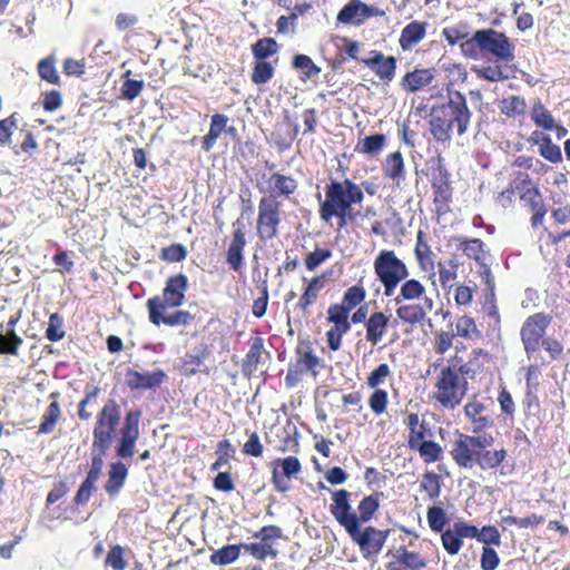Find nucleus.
I'll use <instances>...</instances> for the list:
<instances>
[{"label":"nucleus","instance_id":"1","mask_svg":"<svg viewBox=\"0 0 570 570\" xmlns=\"http://www.w3.org/2000/svg\"><path fill=\"white\" fill-rule=\"evenodd\" d=\"M316 198L320 219L327 225H332L333 219H336L337 229L341 230L356 219L358 213L353 208L363 203L364 193L361 186L350 178L330 179L324 187V198L321 194H317Z\"/></svg>","mask_w":570,"mask_h":570},{"label":"nucleus","instance_id":"2","mask_svg":"<svg viewBox=\"0 0 570 570\" xmlns=\"http://www.w3.org/2000/svg\"><path fill=\"white\" fill-rule=\"evenodd\" d=\"M430 117L429 130L433 139L445 144L451 140L453 131L460 137L469 131L473 112L464 94L448 88L445 100L431 108Z\"/></svg>","mask_w":570,"mask_h":570},{"label":"nucleus","instance_id":"3","mask_svg":"<svg viewBox=\"0 0 570 570\" xmlns=\"http://www.w3.org/2000/svg\"><path fill=\"white\" fill-rule=\"evenodd\" d=\"M399 286V293L394 297V303L397 306L396 317L403 324L411 326L422 324L426 320L428 313L434 307V301L426 296L424 284L407 276Z\"/></svg>","mask_w":570,"mask_h":570},{"label":"nucleus","instance_id":"4","mask_svg":"<svg viewBox=\"0 0 570 570\" xmlns=\"http://www.w3.org/2000/svg\"><path fill=\"white\" fill-rule=\"evenodd\" d=\"M552 323V315L537 312L529 315L520 328V340L528 358L533 357L541 348L550 356L551 361L560 360L563 354L562 343L554 337H547V331Z\"/></svg>","mask_w":570,"mask_h":570},{"label":"nucleus","instance_id":"5","mask_svg":"<svg viewBox=\"0 0 570 570\" xmlns=\"http://www.w3.org/2000/svg\"><path fill=\"white\" fill-rule=\"evenodd\" d=\"M493 442L491 435H468L456 432L450 454L455 463H502L505 451L489 450Z\"/></svg>","mask_w":570,"mask_h":570},{"label":"nucleus","instance_id":"6","mask_svg":"<svg viewBox=\"0 0 570 570\" xmlns=\"http://www.w3.org/2000/svg\"><path fill=\"white\" fill-rule=\"evenodd\" d=\"M380 495L374 493L364 497L357 505L356 513L350 502L351 493L345 490H336L332 492L333 503L330 505V512L341 527L346 524L353 525L356 519V525L368 522L380 508Z\"/></svg>","mask_w":570,"mask_h":570},{"label":"nucleus","instance_id":"7","mask_svg":"<svg viewBox=\"0 0 570 570\" xmlns=\"http://www.w3.org/2000/svg\"><path fill=\"white\" fill-rule=\"evenodd\" d=\"M121 420V409L115 399H108L96 416L92 430V451L105 454Z\"/></svg>","mask_w":570,"mask_h":570},{"label":"nucleus","instance_id":"8","mask_svg":"<svg viewBox=\"0 0 570 570\" xmlns=\"http://www.w3.org/2000/svg\"><path fill=\"white\" fill-rule=\"evenodd\" d=\"M373 267L386 297L393 296L400 283L410 275L406 264L391 249H382L375 257Z\"/></svg>","mask_w":570,"mask_h":570},{"label":"nucleus","instance_id":"9","mask_svg":"<svg viewBox=\"0 0 570 570\" xmlns=\"http://www.w3.org/2000/svg\"><path fill=\"white\" fill-rule=\"evenodd\" d=\"M515 188L521 206L531 213V227L541 226L548 213V207L539 187L532 181L528 173L515 171Z\"/></svg>","mask_w":570,"mask_h":570},{"label":"nucleus","instance_id":"10","mask_svg":"<svg viewBox=\"0 0 570 570\" xmlns=\"http://www.w3.org/2000/svg\"><path fill=\"white\" fill-rule=\"evenodd\" d=\"M469 391V380L462 375L451 374L440 370L435 383L432 399L441 407L454 410L461 404Z\"/></svg>","mask_w":570,"mask_h":570},{"label":"nucleus","instance_id":"11","mask_svg":"<svg viewBox=\"0 0 570 570\" xmlns=\"http://www.w3.org/2000/svg\"><path fill=\"white\" fill-rule=\"evenodd\" d=\"M466 351V346L463 343L454 346V353L446 360V364L441 367L442 371L451 374L462 375L468 380H475L479 375L484 372V363L482 358L490 360L491 354L481 347L472 348L468 360L464 358L463 352Z\"/></svg>","mask_w":570,"mask_h":570},{"label":"nucleus","instance_id":"12","mask_svg":"<svg viewBox=\"0 0 570 570\" xmlns=\"http://www.w3.org/2000/svg\"><path fill=\"white\" fill-rule=\"evenodd\" d=\"M476 45L479 49L497 58V60L509 63L514 60L515 47L510 38L494 29H482L474 32L471 40L465 41L462 47Z\"/></svg>","mask_w":570,"mask_h":570},{"label":"nucleus","instance_id":"13","mask_svg":"<svg viewBox=\"0 0 570 570\" xmlns=\"http://www.w3.org/2000/svg\"><path fill=\"white\" fill-rule=\"evenodd\" d=\"M282 203L274 198H259L256 235L263 243L276 238L282 225Z\"/></svg>","mask_w":570,"mask_h":570},{"label":"nucleus","instance_id":"14","mask_svg":"<svg viewBox=\"0 0 570 570\" xmlns=\"http://www.w3.org/2000/svg\"><path fill=\"white\" fill-rule=\"evenodd\" d=\"M343 528L351 540L358 546L365 559L380 553L390 534V530H379L371 525L361 528V525H356V521L353 525L346 524Z\"/></svg>","mask_w":570,"mask_h":570},{"label":"nucleus","instance_id":"15","mask_svg":"<svg viewBox=\"0 0 570 570\" xmlns=\"http://www.w3.org/2000/svg\"><path fill=\"white\" fill-rule=\"evenodd\" d=\"M351 311L341 303L330 305L326 321L333 326L326 332V343L331 351H338L342 346L343 336L350 332Z\"/></svg>","mask_w":570,"mask_h":570},{"label":"nucleus","instance_id":"16","mask_svg":"<svg viewBox=\"0 0 570 570\" xmlns=\"http://www.w3.org/2000/svg\"><path fill=\"white\" fill-rule=\"evenodd\" d=\"M296 358L294 362L289 363L287 373L285 376V386L287 389H293L298 385L302 381L303 375L306 373H311V375L315 379L318 375V367L321 366L322 360L313 353V351L307 347L306 351L302 352L301 350L296 351Z\"/></svg>","mask_w":570,"mask_h":570},{"label":"nucleus","instance_id":"17","mask_svg":"<svg viewBox=\"0 0 570 570\" xmlns=\"http://www.w3.org/2000/svg\"><path fill=\"white\" fill-rule=\"evenodd\" d=\"M263 183L257 184V189L263 196L261 198L288 199L298 188L297 180L291 175H284L278 171L272 173L268 177H263Z\"/></svg>","mask_w":570,"mask_h":570},{"label":"nucleus","instance_id":"18","mask_svg":"<svg viewBox=\"0 0 570 570\" xmlns=\"http://www.w3.org/2000/svg\"><path fill=\"white\" fill-rule=\"evenodd\" d=\"M146 307L148 311L149 322L155 326H187L195 320V315L185 309H176L170 314H165L168 307H160L158 299H147Z\"/></svg>","mask_w":570,"mask_h":570},{"label":"nucleus","instance_id":"19","mask_svg":"<svg viewBox=\"0 0 570 570\" xmlns=\"http://www.w3.org/2000/svg\"><path fill=\"white\" fill-rule=\"evenodd\" d=\"M384 11L379 8L363 2L362 0H350L337 13V23L344 26L360 27L365 23L366 20L373 17H381Z\"/></svg>","mask_w":570,"mask_h":570},{"label":"nucleus","instance_id":"20","mask_svg":"<svg viewBox=\"0 0 570 570\" xmlns=\"http://www.w3.org/2000/svg\"><path fill=\"white\" fill-rule=\"evenodd\" d=\"M140 410H130L126 413L120 428V440L116 452L119 458H131L135 452V444L139 436Z\"/></svg>","mask_w":570,"mask_h":570},{"label":"nucleus","instance_id":"21","mask_svg":"<svg viewBox=\"0 0 570 570\" xmlns=\"http://www.w3.org/2000/svg\"><path fill=\"white\" fill-rule=\"evenodd\" d=\"M247 352L242 361V374L246 379H252L271 360V352L265 348L264 338L259 332H255L247 341Z\"/></svg>","mask_w":570,"mask_h":570},{"label":"nucleus","instance_id":"22","mask_svg":"<svg viewBox=\"0 0 570 570\" xmlns=\"http://www.w3.org/2000/svg\"><path fill=\"white\" fill-rule=\"evenodd\" d=\"M450 174L442 160L439 159L436 168L432 171L431 186L433 189V203L439 215L449 210V204L452 199V188L450 185Z\"/></svg>","mask_w":570,"mask_h":570},{"label":"nucleus","instance_id":"23","mask_svg":"<svg viewBox=\"0 0 570 570\" xmlns=\"http://www.w3.org/2000/svg\"><path fill=\"white\" fill-rule=\"evenodd\" d=\"M188 289V278L185 274H175L169 276L163 288V295H155L149 299H158L160 307L177 308L185 302V295Z\"/></svg>","mask_w":570,"mask_h":570},{"label":"nucleus","instance_id":"24","mask_svg":"<svg viewBox=\"0 0 570 570\" xmlns=\"http://www.w3.org/2000/svg\"><path fill=\"white\" fill-rule=\"evenodd\" d=\"M302 294L295 307L304 315H309L312 307L316 304L327 285V276L325 273H322L313 277H302Z\"/></svg>","mask_w":570,"mask_h":570},{"label":"nucleus","instance_id":"25","mask_svg":"<svg viewBox=\"0 0 570 570\" xmlns=\"http://www.w3.org/2000/svg\"><path fill=\"white\" fill-rule=\"evenodd\" d=\"M212 355V350L207 344H199L193 351L185 353L179 365L178 372L180 375L190 377L198 373L210 375L212 368L205 366V362Z\"/></svg>","mask_w":570,"mask_h":570},{"label":"nucleus","instance_id":"26","mask_svg":"<svg viewBox=\"0 0 570 570\" xmlns=\"http://www.w3.org/2000/svg\"><path fill=\"white\" fill-rule=\"evenodd\" d=\"M360 61L385 83L391 82L395 77L397 60L393 56H384L382 51L371 50L368 57Z\"/></svg>","mask_w":570,"mask_h":570},{"label":"nucleus","instance_id":"27","mask_svg":"<svg viewBox=\"0 0 570 570\" xmlns=\"http://www.w3.org/2000/svg\"><path fill=\"white\" fill-rule=\"evenodd\" d=\"M233 235L226 250V263L234 272H240L244 266V249L246 246V235L244 225L237 219L233 223Z\"/></svg>","mask_w":570,"mask_h":570},{"label":"nucleus","instance_id":"28","mask_svg":"<svg viewBox=\"0 0 570 570\" xmlns=\"http://www.w3.org/2000/svg\"><path fill=\"white\" fill-rule=\"evenodd\" d=\"M463 410L474 434H480L494 426V417L487 412V406L482 402L473 399L464 405Z\"/></svg>","mask_w":570,"mask_h":570},{"label":"nucleus","instance_id":"29","mask_svg":"<svg viewBox=\"0 0 570 570\" xmlns=\"http://www.w3.org/2000/svg\"><path fill=\"white\" fill-rule=\"evenodd\" d=\"M392 556L394 561L386 564V570H422L428 566V560L415 551H409L400 547L395 552L389 551L386 557Z\"/></svg>","mask_w":570,"mask_h":570},{"label":"nucleus","instance_id":"30","mask_svg":"<svg viewBox=\"0 0 570 570\" xmlns=\"http://www.w3.org/2000/svg\"><path fill=\"white\" fill-rule=\"evenodd\" d=\"M414 256L419 269L429 275V278L434 283L435 277V254L425 239V233L419 229L416 234V244L414 247Z\"/></svg>","mask_w":570,"mask_h":570},{"label":"nucleus","instance_id":"31","mask_svg":"<svg viewBox=\"0 0 570 570\" xmlns=\"http://www.w3.org/2000/svg\"><path fill=\"white\" fill-rule=\"evenodd\" d=\"M434 68H415L407 71L400 80L401 89L406 94H414L429 87L435 79Z\"/></svg>","mask_w":570,"mask_h":570},{"label":"nucleus","instance_id":"32","mask_svg":"<svg viewBox=\"0 0 570 570\" xmlns=\"http://www.w3.org/2000/svg\"><path fill=\"white\" fill-rule=\"evenodd\" d=\"M166 380V373L163 370H156L149 373H140L128 368L125 374V381L130 390H149L160 386Z\"/></svg>","mask_w":570,"mask_h":570},{"label":"nucleus","instance_id":"33","mask_svg":"<svg viewBox=\"0 0 570 570\" xmlns=\"http://www.w3.org/2000/svg\"><path fill=\"white\" fill-rule=\"evenodd\" d=\"M383 176L391 180L396 187L405 179L406 168L404 157L401 151L396 150L386 155L382 164Z\"/></svg>","mask_w":570,"mask_h":570},{"label":"nucleus","instance_id":"34","mask_svg":"<svg viewBox=\"0 0 570 570\" xmlns=\"http://www.w3.org/2000/svg\"><path fill=\"white\" fill-rule=\"evenodd\" d=\"M390 325V316L382 311L373 312L365 322V338L372 345L379 344Z\"/></svg>","mask_w":570,"mask_h":570},{"label":"nucleus","instance_id":"35","mask_svg":"<svg viewBox=\"0 0 570 570\" xmlns=\"http://www.w3.org/2000/svg\"><path fill=\"white\" fill-rule=\"evenodd\" d=\"M406 426L409 429V446L416 444L425 439L433 438V431L428 422L420 420L417 413H410L406 416Z\"/></svg>","mask_w":570,"mask_h":570},{"label":"nucleus","instance_id":"36","mask_svg":"<svg viewBox=\"0 0 570 570\" xmlns=\"http://www.w3.org/2000/svg\"><path fill=\"white\" fill-rule=\"evenodd\" d=\"M59 396V392H52L49 394V400H51V402L49 403L42 415L38 433L49 434L55 431V428L61 417V409L58 402Z\"/></svg>","mask_w":570,"mask_h":570},{"label":"nucleus","instance_id":"37","mask_svg":"<svg viewBox=\"0 0 570 570\" xmlns=\"http://www.w3.org/2000/svg\"><path fill=\"white\" fill-rule=\"evenodd\" d=\"M426 35V22L414 20L406 24L399 39L400 47L405 51L417 45Z\"/></svg>","mask_w":570,"mask_h":570},{"label":"nucleus","instance_id":"38","mask_svg":"<svg viewBox=\"0 0 570 570\" xmlns=\"http://www.w3.org/2000/svg\"><path fill=\"white\" fill-rule=\"evenodd\" d=\"M458 248L470 259L480 265H485V245L480 238L458 237Z\"/></svg>","mask_w":570,"mask_h":570},{"label":"nucleus","instance_id":"39","mask_svg":"<svg viewBox=\"0 0 570 570\" xmlns=\"http://www.w3.org/2000/svg\"><path fill=\"white\" fill-rule=\"evenodd\" d=\"M302 465H273L272 481L279 492L291 489V480L301 472Z\"/></svg>","mask_w":570,"mask_h":570},{"label":"nucleus","instance_id":"40","mask_svg":"<svg viewBox=\"0 0 570 570\" xmlns=\"http://www.w3.org/2000/svg\"><path fill=\"white\" fill-rule=\"evenodd\" d=\"M228 117L224 114H214L210 119L208 132L202 139V148L209 151L215 146L218 137L226 130Z\"/></svg>","mask_w":570,"mask_h":570},{"label":"nucleus","instance_id":"41","mask_svg":"<svg viewBox=\"0 0 570 570\" xmlns=\"http://www.w3.org/2000/svg\"><path fill=\"white\" fill-rule=\"evenodd\" d=\"M453 333L456 337L466 341H475L482 337V332L479 330L475 320L468 314L456 318L455 332Z\"/></svg>","mask_w":570,"mask_h":570},{"label":"nucleus","instance_id":"42","mask_svg":"<svg viewBox=\"0 0 570 570\" xmlns=\"http://www.w3.org/2000/svg\"><path fill=\"white\" fill-rule=\"evenodd\" d=\"M100 475V465H91V469L89 470L86 479L82 481L81 485L79 487L76 495H75V503L86 504L89 500V498L92 494V491L95 490V484Z\"/></svg>","mask_w":570,"mask_h":570},{"label":"nucleus","instance_id":"43","mask_svg":"<svg viewBox=\"0 0 570 570\" xmlns=\"http://www.w3.org/2000/svg\"><path fill=\"white\" fill-rule=\"evenodd\" d=\"M386 145V136L384 134H374L360 139L355 151L362 155L376 156Z\"/></svg>","mask_w":570,"mask_h":570},{"label":"nucleus","instance_id":"44","mask_svg":"<svg viewBox=\"0 0 570 570\" xmlns=\"http://www.w3.org/2000/svg\"><path fill=\"white\" fill-rule=\"evenodd\" d=\"M531 120L538 128H541L546 131H552V129L556 127L553 115L540 100L532 105Z\"/></svg>","mask_w":570,"mask_h":570},{"label":"nucleus","instance_id":"45","mask_svg":"<svg viewBox=\"0 0 570 570\" xmlns=\"http://www.w3.org/2000/svg\"><path fill=\"white\" fill-rule=\"evenodd\" d=\"M411 450L419 452L420 456L425 463H432L442 458V446L432 441V439H425L416 444L409 446Z\"/></svg>","mask_w":570,"mask_h":570},{"label":"nucleus","instance_id":"46","mask_svg":"<svg viewBox=\"0 0 570 570\" xmlns=\"http://www.w3.org/2000/svg\"><path fill=\"white\" fill-rule=\"evenodd\" d=\"M500 111L508 118L523 116L527 111V101L521 96H510L500 102Z\"/></svg>","mask_w":570,"mask_h":570},{"label":"nucleus","instance_id":"47","mask_svg":"<svg viewBox=\"0 0 570 570\" xmlns=\"http://www.w3.org/2000/svg\"><path fill=\"white\" fill-rule=\"evenodd\" d=\"M275 75V67L267 60H255L250 75V80L257 86L267 83Z\"/></svg>","mask_w":570,"mask_h":570},{"label":"nucleus","instance_id":"48","mask_svg":"<svg viewBox=\"0 0 570 570\" xmlns=\"http://www.w3.org/2000/svg\"><path fill=\"white\" fill-rule=\"evenodd\" d=\"M110 472L108 481L105 485L106 492L114 497L118 494L120 489L122 488L125 480L127 478L128 471L126 465H110Z\"/></svg>","mask_w":570,"mask_h":570},{"label":"nucleus","instance_id":"49","mask_svg":"<svg viewBox=\"0 0 570 570\" xmlns=\"http://www.w3.org/2000/svg\"><path fill=\"white\" fill-rule=\"evenodd\" d=\"M460 263L455 257L450 258L445 263H439V282L443 288L451 287L458 277Z\"/></svg>","mask_w":570,"mask_h":570},{"label":"nucleus","instance_id":"50","mask_svg":"<svg viewBox=\"0 0 570 570\" xmlns=\"http://www.w3.org/2000/svg\"><path fill=\"white\" fill-rule=\"evenodd\" d=\"M56 58L50 55L41 59L37 65V71L41 80L51 85H60V76L55 67Z\"/></svg>","mask_w":570,"mask_h":570},{"label":"nucleus","instance_id":"51","mask_svg":"<svg viewBox=\"0 0 570 570\" xmlns=\"http://www.w3.org/2000/svg\"><path fill=\"white\" fill-rule=\"evenodd\" d=\"M278 51V45L274 38L265 37L252 45V53L255 60H267Z\"/></svg>","mask_w":570,"mask_h":570},{"label":"nucleus","instance_id":"52","mask_svg":"<svg viewBox=\"0 0 570 570\" xmlns=\"http://www.w3.org/2000/svg\"><path fill=\"white\" fill-rule=\"evenodd\" d=\"M243 544H227L210 554V562L216 566H227L233 563L240 552Z\"/></svg>","mask_w":570,"mask_h":570},{"label":"nucleus","instance_id":"53","mask_svg":"<svg viewBox=\"0 0 570 570\" xmlns=\"http://www.w3.org/2000/svg\"><path fill=\"white\" fill-rule=\"evenodd\" d=\"M101 389L96 385H87L83 391V397L80 400L78 404V417L81 421H88L92 416V412L88 411L87 406L91 403L96 402V399L99 396Z\"/></svg>","mask_w":570,"mask_h":570},{"label":"nucleus","instance_id":"54","mask_svg":"<svg viewBox=\"0 0 570 570\" xmlns=\"http://www.w3.org/2000/svg\"><path fill=\"white\" fill-rule=\"evenodd\" d=\"M292 65L295 69H299L302 71L301 78L303 80L311 79L321 72V68L316 66L307 55H295Z\"/></svg>","mask_w":570,"mask_h":570},{"label":"nucleus","instance_id":"55","mask_svg":"<svg viewBox=\"0 0 570 570\" xmlns=\"http://www.w3.org/2000/svg\"><path fill=\"white\" fill-rule=\"evenodd\" d=\"M22 343L23 340L14 331H7L6 334L0 333V354L17 356Z\"/></svg>","mask_w":570,"mask_h":570},{"label":"nucleus","instance_id":"56","mask_svg":"<svg viewBox=\"0 0 570 570\" xmlns=\"http://www.w3.org/2000/svg\"><path fill=\"white\" fill-rule=\"evenodd\" d=\"M540 374L541 372L538 364H531L525 368V396L528 407L531 406L532 400L537 401L534 393L539 386L538 379Z\"/></svg>","mask_w":570,"mask_h":570},{"label":"nucleus","instance_id":"57","mask_svg":"<svg viewBox=\"0 0 570 570\" xmlns=\"http://www.w3.org/2000/svg\"><path fill=\"white\" fill-rule=\"evenodd\" d=\"M366 298V291L362 285H353L348 287L342 297L341 304L351 312L361 305Z\"/></svg>","mask_w":570,"mask_h":570},{"label":"nucleus","instance_id":"58","mask_svg":"<svg viewBox=\"0 0 570 570\" xmlns=\"http://www.w3.org/2000/svg\"><path fill=\"white\" fill-rule=\"evenodd\" d=\"M539 155L551 164H560L563 160L561 148L548 137L539 147Z\"/></svg>","mask_w":570,"mask_h":570},{"label":"nucleus","instance_id":"59","mask_svg":"<svg viewBox=\"0 0 570 570\" xmlns=\"http://www.w3.org/2000/svg\"><path fill=\"white\" fill-rule=\"evenodd\" d=\"M187 254V248L183 244L174 243L160 249L159 258L168 263H179L186 259Z\"/></svg>","mask_w":570,"mask_h":570},{"label":"nucleus","instance_id":"60","mask_svg":"<svg viewBox=\"0 0 570 570\" xmlns=\"http://www.w3.org/2000/svg\"><path fill=\"white\" fill-rule=\"evenodd\" d=\"M442 544L445 551L455 556L459 553L463 546V540L459 535V533L455 531V528H449L445 531L442 532L441 535Z\"/></svg>","mask_w":570,"mask_h":570},{"label":"nucleus","instance_id":"61","mask_svg":"<svg viewBox=\"0 0 570 570\" xmlns=\"http://www.w3.org/2000/svg\"><path fill=\"white\" fill-rule=\"evenodd\" d=\"M66 335L63 330V317L59 313H53L49 316L48 327L46 330V337L50 342L61 341Z\"/></svg>","mask_w":570,"mask_h":570},{"label":"nucleus","instance_id":"62","mask_svg":"<svg viewBox=\"0 0 570 570\" xmlns=\"http://www.w3.org/2000/svg\"><path fill=\"white\" fill-rule=\"evenodd\" d=\"M18 114L13 112L9 117L0 120V146H9L13 131L18 128Z\"/></svg>","mask_w":570,"mask_h":570},{"label":"nucleus","instance_id":"63","mask_svg":"<svg viewBox=\"0 0 570 570\" xmlns=\"http://www.w3.org/2000/svg\"><path fill=\"white\" fill-rule=\"evenodd\" d=\"M373 390V393L368 397V406L376 416H380L387 410L389 394L385 390L382 389Z\"/></svg>","mask_w":570,"mask_h":570},{"label":"nucleus","instance_id":"64","mask_svg":"<svg viewBox=\"0 0 570 570\" xmlns=\"http://www.w3.org/2000/svg\"><path fill=\"white\" fill-rule=\"evenodd\" d=\"M449 519L443 508L431 507L428 510V522L432 531L443 532Z\"/></svg>","mask_w":570,"mask_h":570}]
</instances>
